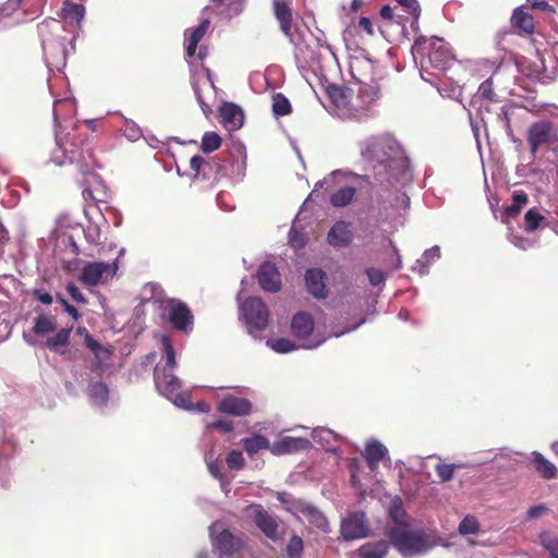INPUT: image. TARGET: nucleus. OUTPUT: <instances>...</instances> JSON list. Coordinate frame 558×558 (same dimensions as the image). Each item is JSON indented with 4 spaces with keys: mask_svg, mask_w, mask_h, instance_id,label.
Here are the masks:
<instances>
[{
    "mask_svg": "<svg viewBox=\"0 0 558 558\" xmlns=\"http://www.w3.org/2000/svg\"><path fill=\"white\" fill-rule=\"evenodd\" d=\"M363 161L380 183L392 184L409 167V159L399 142L390 134L371 136L360 143Z\"/></svg>",
    "mask_w": 558,
    "mask_h": 558,
    "instance_id": "nucleus-1",
    "label": "nucleus"
},
{
    "mask_svg": "<svg viewBox=\"0 0 558 558\" xmlns=\"http://www.w3.org/2000/svg\"><path fill=\"white\" fill-rule=\"evenodd\" d=\"M210 21L208 19H204L195 28L191 29V33L187 37V46L185 49L187 58H193L195 56L197 46L205 36V34L207 33Z\"/></svg>",
    "mask_w": 558,
    "mask_h": 558,
    "instance_id": "nucleus-25",
    "label": "nucleus"
},
{
    "mask_svg": "<svg viewBox=\"0 0 558 558\" xmlns=\"http://www.w3.org/2000/svg\"><path fill=\"white\" fill-rule=\"evenodd\" d=\"M252 409L253 404L248 399L236 397L233 395L225 396L217 405V410L220 413L229 414L232 416L250 415Z\"/></svg>",
    "mask_w": 558,
    "mask_h": 558,
    "instance_id": "nucleus-15",
    "label": "nucleus"
},
{
    "mask_svg": "<svg viewBox=\"0 0 558 558\" xmlns=\"http://www.w3.org/2000/svg\"><path fill=\"white\" fill-rule=\"evenodd\" d=\"M366 275L372 286H379L385 281V275L380 269L367 268Z\"/></svg>",
    "mask_w": 558,
    "mask_h": 558,
    "instance_id": "nucleus-51",
    "label": "nucleus"
},
{
    "mask_svg": "<svg viewBox=\"0 0 558 558\" xmlns=\"http://www.w3.org/2000/svg\"><path fill=\"white\" fill-rule=\"evenodd\" d=\"M214 546L222 555H233L243 548V541L235 536L229 530L221 531L215 538Z\"/></svg>",
    "mask_w": 558,
    "mask_h": 558,
    "instance_id": "nucleus-18",
    "label": "nucleus"
},
{
    "mask_svg": "<svg viewBox=\"0 0 558 558\" xmlns=\"http://www.w3.org/2000/svg\"><path fill=\"white\" fill-rule=\"evenodd\" d=\"M163 308L173 329L184 333L193 330L194 316L186 303L178 299H168Z\"/></svg>",
    "mask_w": 558,
    "mask_h": 558,
    "instance_id": "nucleus-7",
    "label": "nucleus"
},
{
    "mask_svg": "<svg viewBox=\"0 0 558 558\" xmlns=\"http://www.w3.org/2000/svg\"><path fill=\"white\" fill-rule=\"evenodd\" d=\"M359 27L361 29H363L364 32H366L368 35L374 34L373 24L368 17H365V16L361 17L359 21Z\"/></svg>",
    "mask_w": 558,
    "mask_h": 558,
    "instance_id": "nucleus-61",
    "label": "nucleus"
},
{
    "mask_svg": "<svg viewBox=\"0 0 558 558\" xmlns=\"http://www.w3.org/2000/svg\"><path fill=\"white\" fill-rule=\"evenodd\" d=\"M327 96L332 105L339 110L359 111L365 109L369 105H363V99L360 102H354L352 94L353 90L350 87L329 85L326 88Z\"/></svg>",
    "mask_w": 558,
    "mask_h": 558,
    "instance_id": "nucleus-10",
    "label": "nucleus"
},
{
    "mask_svg": "<svg viewBox=\"0 0 558 558\" xmlns=\"http://www.w3.org/2000/svg\"><path fill=\"white\" fill-rule=\"evenodd\" d=\"M250 333L266 329L269 323V311L260 298H247L241 305Z\"/></svg>",
    "mask_w": 558,
    "mask_h": 558,
    "instance_id": "nucleus-5",
    "label": "nucleus"
},
{
    "mask_svg": "<svg viewBox=\"0 0 558 558\" xmlns=\"http://www.w3.org/2000/svg\"><path fill=\"white\" fill-rule=\"evenodd\" d=\"M314 330V319L306 312L296 313L291 320V332L299 339H306Z\"/></svg>",
    "mask_w": 558,
    "mask_h": 558,
    "instance_id": "nucleus-20",
    "label": "nucleus"
},
{
    "mask_svg": "<svg viewBox=\"0 0 558 558\" xmlns=\"http://www.w3.org/2000/svg\"><path fill=\"white\" fill-rule=\"evenodd\" d=\"M253 520L262 533L271 541L280 538L278 519L270 514L262 505H252L250 507Z\"/></svg>",
    "mask_w": 558,
    "mask_h": 558,
    "instance_id": "nucleus-11",
    "label": "nucleus"
},
{
    "mask_svg": "<svg viewBox=\"0 0 558 558\" xmlns=\"http://www.w3.org/2000/svg\"><path fill=\"white\" fill-rule=\"evenodd\" d=\"M271 348L274 351H276L278 353H288V352L296 349V345L289 339L279 338L271 342Z\"/></svg>",
    "mask_w": 558,
    "mask_h": 558,
    "instance_id": "nucleus-49",
    "label": "nucleus"
},
{
    "mask_svg": "<svg viewBox=\"0 0 558 558\" xmlns=\"http://www.w3.org/2000/svg\"><path fill=\"white\" fill-rule=\"evenodd\" d=\"M222 138L216 132H205L202 136L201 149L205 154H210L220 148Z\"/></svg>",
    "mask_w": 558,
    "mask_h": 558,
    "instance_id": "nucleus-37",
    "label": "nucleus"
},
{
    "mask_svg": "<svg viewBox=\"0 0 558 558\" xmlns=\"http://www.w3.org/2000/svg\"><path fill=\"white\" fill-rule=\"evenodd\" d=\"M341 535L345 541L363 538L367 536V525L363 512H353L341 522Z\"/></svg>",
    "mask_w": 558,
    "mask_h": 558,
    "instance_id": "nucleus-12",
    "label": "nucleus"
},
{
    "mask_svg": "<svg viewBox=\"0 0 558 558\" xmlns=\"http://www.w3.org/2000/svg\"><path fill=\"white\" fill-rule=\"evenodd\" d=\"M355 193L356 190L352 186L341 187L330 196V203L335 207H344L351 203Z\"/></svg>",
    "mask_w": 558,
    "mask_h": 558,
    "instance_id": "nucleus-35",
    "label": "nucleus"
},
{
    "mask_svg": "<svg viewBox=\"0 0 558 558\" xmlns=\"http://www.w3.org/2000/svg\"><path fill=\"white\" fill-rule=\"evenodd\" d=\"M58 300L60 303L64 306V311L70 314L75 320H77L81 315L76 307L71 305L66 300H64L62 296L58 295Z\"/></svg>",
    "mask_w": 558,
    "mask_h": 558,
    "instance_id": "nucleus-58",
    "label": "nucleus"
},
{
    "mask_svg": "<svg viewBox=\"0 0 558 558\" xmlns=\"http://www.w3.org/2000/svg\"><path fill=\"white\" fill-rule=\"evenodd\" d=\"M380 16L385 20H391L393 16V11L389 5H384L380 9Z\"/></svg>",
    "mask_w": 558,
    "mask_h": 558,
    "instance_id": "nucleus-64",
    "label": "nucleus"
},
{
    "mask_svg": "<svg viewBox=\"0 0 558 558\" xmlns=\"http://www.w3.org/2000/svg\"><path fill=\"white\" fill-rule=\"evenodd\" d=\"M543 221H545V216L536 208H531L524 215V230L527 233L534 232L541 227Z\"/></svg>",
    "mask_w": 558,
    "mask_h": 558,
    "instance_id": "nucleus-38",
    "label": "nucleus"
},
{
    "mask_svg": "<svg viewBox=\"0 0 558 558\" xmlns=\"http://www.w3.org/2000/svg\"><path fill=\"white\" fill-rule=\"evenodd\" d=\"M311 448L312 442L305 437L284 436L271 445L270 452L275 456H282L310 450Z\"/></svg>",
    "mask_w": 558,
    "mask_h": 558,
    "instance_id": "nucleus-16",
    "label": "nucleus"
},
{
    "mask_svg": "<svg viewBox=\"0 0 558 558\" xmlns=\"http://www.w3.org/2000/svg\"><path fill=\"white\" fill-rule=\"evenodd\" d=\"M511 22L514 27H517L518 29L522 31L525 34H532L534 32L533 16L521 9L514 10L511 17Z\"/></svg>",
    "mask_w": 558,
    "mask_h": 558,
    "instance_id": "nucleus-29",
    "label": "nucleus"
},
{
    "mask_svg": "<svg viewBox=\"0 0 558 558\" xmlns=\"http://www.w3.org/2000/svg\"><path fill=\"white\" fill-rule=\"evenodd\" d=\"M272 11L280 31L291 43H294V34L299 28L294 23L291 0H272Z\"/></svg>",
    "mask_w": 558,
    "mask_h": 558,
    "instance_id": "nucleus-8",
    "label": "nucleus"
},
{
    "mask_svg": "<svg viewBox=\"0 0 558 558\" xmlns=\"http://www.w3.org/2000/svg\"><path fill=\"white\" fill-rule=\"evenodd\" d=\"M392 204L388 201H380L377 205L376 221L387 222L391 218Z\"/></svg>",
    "mask_w": 558,
    "mask_h": 558,
    "instance_id": "nucleus-46",
    "label": "nucleus"
},
{
    "mask_svg": "<svg viewBox=\"0 0 558 558\" xmlns=\"http://www.w3.org/2000/svg\"><path fill=\"white\" fill-rule=\"evenodd\" d=\"M529 203V196L523 191H515L512 195V204L505 207L501 215V222L509 223V218H513L520 214L523 206Z\"/></svg>",
    "mask_w": 558,
    "mask_h": 558,
    "instance_id": "nucleus-26",
    "label": "nucleus"
},
{
    "mask_svg": "<svg viewBox=\"0 0 558 558\" xmlns=\"http://www.w3.org/2000/svg\"><path fill=\"white\" fill-rule=\"evenodd\" d=\"M72 328H61L54 336L47 338L45 347L52 352H60V349L66 347L70 342Z\"/></svg>",
    "mask_w": 558,
    "mask_h": 558,
    "instance_id": "nucleus-30",
    "label": "nucleus"
},
{
    "mask_svg": "<svg viewBox=\"0 0 558 558\" xmlns=\"http://www.w3.org/2000/svg\"><path fill=\"white\" fill-rule=\"evenodd\" d=\"M533 463L536 471L539 475L545 480H551L557 476L558 470L557 466L547 460L542 453L533 452Z\"/></svg>",
    "mask_w": 558,
    "mask_h": 558,
    "instance_id": "nucleus-28",
    "label": "nucleus"
},
{
    "mask_svg": "<svg viewBox=\"0 0 558 558\" xmlns=\"http://www.w3.org/2000/svg\"><path fill=\"white\" fill-rule=\"evenodd\" d=\"M458 530L461 535L476 534L480 530V524L475 517L466 515L460 522Z\"/></svg>",
    "mask_w": 558,
    "mask_h": 558,
    "instance_id": "nucleus-41",
    "label": "nucleus"
},
{
    "mask_svg": "<svg viewBox=\"0 0 558 558\" xmlns=\"http://www.w3.org/2000/svg\"><path fill=\"white\" fill-rule=\"evenodd\" d=\"M63 11L65 19H72L76 22H80L84 16V7L82 4L65 2Z\"/></svg>",
    "mask_w": 558,
    "mask_h": 558,
    "instance_id": "nucleus-44",
    "label": "nucleus"
},
{
    "mask_svg": "<svg viewBox=\"0 0 558 558\" xmlns=\"http://www.w3.org/2000/svg\"><path fill=\"white\" fill-rule=\"evenodd\" d=\"M161 345H162L163 353L166 355V363L163 365H159V367L165 368L166 371H169V372L173 371L177 366V362H175V352H174V349H173L170 338H168L166 336L162 337Z\"/></svg>",
    "mask_w": 558,
    "mask_h": 558,
    "instance_id": "nucleus-39",
    "label": "nucleus"
},
{
    "mask_svg": "<svg viewBox=\"0 0 558 558\" xmlns=\"http://www.w3.org/2000/svg\"><path fill=\"white\" fill-rule=\"evenodd\" d=\"M271 110L276 117H283L291 113L292 108L289 99L283 94L276 93L272 96Z\"/></svg>",
    "mask_w": 558,
    "mask_h": 558,
    "instance_id": "nucleus-36",
    "label": "nucleus"
},
{
    "mask_svg": "<svg viewBox=\"0 0 558 558\" xmlns=\"http://www.w3.org/2000/svg\"><path fill=\"white\" fill-rule=\"evenodd\" d=\"M190 167L194 171V179H209L208 169H213V163L202 156H193L190 160Z\"/></svg>",
    "mask_w": 558,
    "mask_h": 558,
    "instance_id": "nucleus-33",
    "label": "nucleus"
},
{
    "mask_svg": "<svg viewBox=\"0 0 558 558\" xmlns=\"http://www.w3.org/2000/svg\"><path fill=\"white\" fill-rule=\"evenodd\" d=\"M298 511H300L304 518L314 525L315 527L327 532L328 531V521L322 511L308 504H300L298 506Z\"/></svg>",
    "mask_w": 558,
    "mask_h": 558,
    "instance_id": "nucleus-23",
    "label": "nucleus"
},
{
    "mask_svg": "<svg viewBox=\"0 0 558 558\" xmlns=\"http://www.w3.org/2000/svg\"><path fill=\"white\" fill-rule=\"evenodd\" d=\"M554 126L549 121H537L530 125L526 133V141L532 156H536L542 146L551 143Z\"/></svg>",
    "mask_w": 558,
    "mask_h": 558,
    "instance_id": "nucleus-9",
    "label": "nucleus"
},
{
    "mask_svg": "<svg viewBox=\"0 0 558 558\" xmlns=\"http://www.w3.org/2000/svg\"><path fill=\"white\" fill-rule=\"evenodd\" d=\"M303 549V539L298 535H293L289 539L286 551L289 558H302Z\"/></svg>",
    "mask_w": 558,
    "mask_h": 558,
    "instance_id": "nucleus-40",
    "label": "nucleus"
},
{
    "mask_svg": "<svg viewBox=\"0 0 558 558\" xmlns=\"http://www.w3.org/2000/svg\"><path fill=\"white\" fill-rule=\"evenodd\" d=\"M84 344L87 349H89L93 352L99 350L100 343L89 332H86L84 337Z\"/></svg>",
    "mask_w": 558,
    "mask_h": 558,
    "instance_id": "nucleus-60",
    "label": "nucleus"
},
{
    "mask_svg": "<svg viewBox=\"0 0 558 558\" xmlns=\"http://www.w3.org/2000/svg\"><path fill=\"white\" fill-rule=\"evenodd\" d=\"M23 0H8L0 8V14L2 16H10L13 12H15L22 4Z\"/></svg>",
    "mask_w": 558,
    "mask_h": 558,
    "instance_id": "nucleus-52",
    "label": "nucleus"
},
{
    "mask_svg": "<svg viewBox=\"0 0 558 558\" xmlns=\"http://www.w3.org/2000/svg\"><path fill=\"white\" fill-rule=\"evenodd\" d=\"M459 466L457 464L438 463L435 466V472L441 482H449L453 478L454 471Z\"/></svg>",
    "mask_w": 558,
    "mask_h": 558,
    "instance_id": "nucleus-43",
    "label": "nucleus"
},
{
    "mask_svg": "<svg viewBox=\"0 0 558 558\" xmlns=\"http://www.w3.org/2000/svg\"><path fill=\"white\" fill-rule=\"evenodd\" d=\"M66 291L75 302L81 304H85L87 302L84 294L73 282H69L66 284Z\"/></svg>",
    "mask_w": 558,
    "mask_h": 558,
    "instance_id": "nucleus-54",
    "label": "nucleus"
},
{
    "mask_svg": "<svg viewBox=\"0 0 558 558\" xmlns=\"http://www.w3.org/2000/svg\"><path fill=\"white\" fill-rule=\"evenodd\" d=\"M210 426L213 428L218 429L223 433H229V432L233 430V428H234L233 423L231 421H227V420H217Z\"/></svg>",
    "mask_w": 558,
    "mask_h": 558,
    "instance_id": "nucleus-56",
    "label": "nucleus"
},
{
    "mask_svg": "<svg viewBox=\"0 0 558 558\" xmlns=\"http://www.w3.org/2000/svg\"><path fill=\"white\" fill-rule=\"evenodd\" d=\"M389 514L396 522V525L404 524L402 518L405 515V512L400 504L393 502L389 509Z\"/></svg>",
    "mask_w": 558,
    "mask_h": 558,
    "instance_id": "nucleus-53",
    "label": "nucleus"
},
{
    "mask_svg": "<svg viewBox=\"0 0 558 558\" xmlns=\"http://www.w3.org/2000/svg\"><path fill=\"white\" fill-rule=\"evenodd\" d=\"M256 278L260 288L266 292L275 293L281 289V274L271 262H265L258 267Z\"/></svg>",
    "mask_w": 558,
    "mask_h": 558,
    "instance_id": "nucleus-13",
    "label": "nucleus"
},
{
    "mask_svg": "<svg viewBox=\"0 0 558 558\" xmlns=\"http://www.w3.org/2000/svg\"><path fill=\"white\" fill-rule=\"evenodd\" d=\"M532 7L541 11H553V7L544 0L535 1Z\"/></svg>",
    "mask_w": 558,
    "mask_h": 558,
    "instance_id": "nucleus-63",
    "label": "nucleus"
},
{
    "mask_svg": "<svg viewBox=\"0 0 558 558\" xmlns=\"http://www.w3.org/2000/svg\"><path fill=\"white\" fill-rule=\"evenodd\" d=\"M226 462L231 470H242L245 466V460L240 450H232L229 452Z\"/></svg>",
    "mask_w": 558,
    "mask_h": 558,
    "instance_id": "nucleus-45",
    "label": "nucleus"
},
{
    "mask_svg": "<svg viewBox=\"0 0 558 558\" xmlns=\"http://www.w3.org/2000/svg\"><path fill=\"white\" fill-rule=\"evenodd\" d=\"M244 450L253 456L257 453L259 450L263 449H269L270 450V442L269 440L259 434H256L252 437L244 438L242 440Z\"/></svg>",
    "mask_w": 558,
    "mask_h": 558,
    "instance_id": "nucleus-32",
    "label": "nucleus"
},
{
    "mask_svg": "<svg viewBox=\"0 0 558 558\" xmlns=\"http://www.w3.org/2000/svg\"><path fill=\"white\" fill-rule=\"evenodd\" d=\"M119 265L118 260L114 259L111 263L107 262H92L87 263L81 272L80 280L89 287H95L100 283H106L110 279H112L117 271Z\"/></svg>",
    "mask_w": 558,
    "mask_h": 558,
    "instance_id": "nucleus-6",
    "label": "nucleus"
},
{
    "mask_svg": "<svg viewBox=\"0 0 558 558\" xmlns=\"http://www.w3.org/2000/svg\"><path fill=\"white\" fill-rule=\"evenodd\" d=\"M352 241V233L348 223L336 222L328 232V242L333 246H347Z\"/></svg>",
    "mask_w": 558,
    "mask_h": 558,
    "instance_id": "nucleus-22",
    "label": "nucleus"
},
{
    "mask_svg": "<svg viewBox=\"0 0 558 558\" xmlns=\"http://www.w3.org/2000/svg\"><path fill=\"white\" fill-rule=\"evenodd\" d=\"M326 274L318 268L308 269L305 274V284L308 293L315 299H326L328 290L326 288Z\"/></svg>",
    "mask_w": 558,
    "mask_h": 558,
    "instance_id": "nucleus-17",
    "label": "nucleus"
},
{
    "mask_svg": "<svg viewBox=\"0 0 558 558\" xmlns=\"http://www.w3.org/2000/svg\"><path fill=\"white\" fill-rule=\"evenodd\" d=\"M290 244L299 250L305 246L306 240L303 235L299 234L296 231L292 230L290 232Z\"/></svg>",
    "mask_w": 558,
    "mask_h": 558,
    "instance_id": "nucleus-55",
    "label": "nucleus"
},
{
    "mask_svg": "<svg viewBox=\"0 0 558 558\" xmlns=\"http://www.w3.org/2000/svg\"><path fill=\"white\" fill-rule=\"evenodd\" d=\"M542 545L551 558H558V538L549 535H542Z\"/></svg>",
    "mask_w": 558,
    "mask_h": 558,
    "instance_id": "nucleus-48",
    "label": "nucleus"
},
{
    "mask_svg": "<svg viewBox=\"0 0 558 558\" xmlns=\"http://www.w3.org/2000/svg\"><path fill=\"white\" fill-rule=\"evenodd\" d=\"M64 153L70 163H75L78 167L80 173L84 178L97 179V175L92 171L90 163L88 162L82 148L71 149L64 148Z\"/></svg>",
    "mask_w": 558,
    "mask_h": 558,
    "instance_id": "nucleus-24",
    "label": "nucleus"
},
{
    "mask_svg": "<svg viewBox=\"0 0 558 558\" xmlns=\"http://www.w3.org/2000/svg\"><path fill=\"white\" fill-rule=\"evenodd\" d=\"M409 14H411L415 22H417L421 14V7L417 0H397Z\"/></svg>",
    "mask_w": 558,
    "mask_h": 558,
    "instance_id": "nucleus-50",
    "label": "nucleus"
},
{
    "mask_svg": "<svg viewBox=\"0 0 558 558\" xmlns=\"http://www.w3.org/2000/svg\"><path fill=\"white\" fill-rule=\"evenodd\" d=\"M221 123L228 130H238L243 124L242 109L233 102H223L219 109Z\"/></svg>",
    "mask_w": 558,
    "mask_h": 558,
    "instance_id": "nucleus-19",
    "label": "nucleus"
},
{
    "mask_svg": "<svg viewBox=\"0 0 558 558\" xmlns=\"http://www.w3.org/2000/svg\"><path fill=\"white\" fill-rule=\"evenodd\" d=\"M388 536L403 556L422 555L434 546V542L424 530H412L408 524L393 526Z\"/></svg>",
    "mask_w": 558,
    "mask_h": 558,
    "instance_id": "nucleus-4",
    "label": "nucleus"
},
{
    "mask_svg": "<svg viewBox=\"0 0 558 558\" xmlns=\"http://www.w3.org/2000/svg\"><path fill=\"white\" fill-rule=\"evenodd\" d=\"M477 95L481 98H483L485 100H488L490 102L498 101V96H497V94L494 90L492 78H488V80L484 81L480 85L478 90H477Z\"/></svg>",
    "mask_w": 558,
    "mask_h": 558,
    "instance_id": "nucleus-42",
    "label": "nucleus"
},
{
    "mask_svg": "<svg viewBox=\"0 0 558 558\" xmlns=\"http://www.w3.org/2000/svg\"><path fill=\"white\" fill-rule=\"evenodd\" d=\"M170 400H172L173 403L179 408H182L185 410L193 409V403L191 402L190 392H180V390L175 391V393H173V396Z\"/></svg>",
    "mask_w": 558,
    "mask_h": 558,
    "instance_id": "nucleus-47",
    "label": "nucleus"
},
{
    "mask_svg": "<svg viewBox=\"0 0 558 558\" xmlns=\"http://www.w3.org/2000/svg\"><path fill=\"white\" fill-rule=\"evenodd\" d=\"M88 395L94 403L105 405L109 398V389L105 383L96 381L89 386Z\"/></svg>",
    "mask_w": 558,
    "mask_h": 558,
    "instance_id": "nucleus-34",
    "label": "nucleus"
},
{
    "mask_svg": "<svg viewBox=\"0 0 558 558\" xmlns=\"http://www.w3.org/2000/svg\"><path fill=\"white\" fill-rule=\"evenodd\" d=\"M33 295L36 300H38L40 303L45 305H50L52 303V295L46 291H43L40 289H35L33 291Z\"/></svg>",
    "mask_w": 558,
    "mask_h": 558,
    "instance_id": "nucleus-57",
    "label": "nucleus"
},
{
    "mask_svg": "<svg viewBox=\"0 0 558 558\" xmlns=\"http://www.w3.org/2000/svg\"><path fill=\"white\" fill-rule=\"evenodd\" d=\"M56 318L40 314L35 318L32 332L36 336H47L56 330Z\"/></svg>",
    "mask_w": 558,
    "mask_h": 558,
    "instance_id": "nucleus-31",
    "label": "nucleus"
},
{
    "mask_svg": "<svg viewBox=\"0 0 558 558\" xmlns=\"http://www.w3.org/2000/svg\"><path fill=\"white\" fill-rule=\"evenodd\" d=\"M412 53L415 59H420L422 66L429 65L440 71L446 70L452 60L447 43L438 37H418L412 46Z\"/></svg>",
    "mask_w": 558,
    "mask_h": 558,
    "instance_id": "nucleus-3",
    "label": "nucleus"
},
{
    "mask_svg": "<svg viewBox=\"0 0 558 558\" xmlns=\"http://www.w3.org/2000/svg\"><path fill=\"white\" fill-rule=\"evenodd\" d=\"M389 544L386 541L366 543L357 549L360 558H384L388 553Z\"/></svg>",
    "mask_w": 558,
    "mask_h": 558,
    "instance_id": "nucleus-27",
    "label": "nucleus"
},
{
    "mask_svg": "<svg viewBox=\"0 0 558 558\" xmlns=\"http://www.w3.org/2000/svg\"><path fill=\"white\" fill-rule=\"evenodd\" d=\"M388 454L387 448L377 440H371L366 444L363 457L371 471L378 469L379 462L383 461Z\"/></svg>",
    "mask_w": 558,
    "mask_h": 558,
    "instance_id": "nucleus-21",
    "label": "nucleus"
},
{
    "mask_svg": "<svg viewBox=\"0 0 558 558\" xmlns=\"http://www.w3.org/2000/svg\"><path fill=\"white\" fill-rule=\"evenodd\" d=\"M154 381L157 390L168 399H171L173 393L181 389V380L173 374V371H166L159 365L155 367Z\"/></svg>",
    "mask_w": 558,
    "mask_h": 558,
    "instance_id": "nucleus-14",
    "label": "nucleus"
},
{
    "mask_svg": "<svg viewBox=\"0 0 558 558\" xmlns=\"http://www.w3.org/2000/svg\"><path fill=\"white\" fill-rule=\"evenodd\" d=\"M546 510L547 508L544 505H537L530 508L527 515L530 519H536L539 515H542Z\"/></svg>",
    "mask_w": 558,
    "mask_h": 558,
    "instance_id": "nucleus-62",
    "label": "nucleus"
},
{
    "mask_svg": "<svg viewBox=\"0 0 558 558\" xmlns=\"http://www.w3.org/2000/svg\"><path fill=\"white\" fill-rule=\"evenodd\" d=\"M93 353L95 355V359L100 363L109 360L111 355V351L101 344H99V350L93 351Z\"/></svg>",
    "mask_w": 558,
    "mask_h": 558,
    "instance_id": "nucleus-59",
    "label": "nucleus"
},
{
    "mask_svg": "<svg viewBox=\"0 0 558 558\" xmlns=\"http://www.w3.org/2000/svg\"><path fill=\"white\" fill-rule=\"evenodd\" d=\"M374 62L361 49L349 57V73L359 84L357 98L363 99V105H371L380 96V88L375 78Z\"/></svg>",
    "mask_w": 558,
    "mask_h": 558,
    "instance_id": "nucleus-2",
    "label": "nucleus"
}]
</instances>
